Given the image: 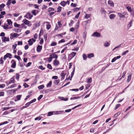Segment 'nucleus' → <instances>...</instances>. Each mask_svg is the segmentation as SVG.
Returning a JSON list of instances; mask_svg holds the SVG:
<instances>
[{"instance_id": "obj_1", "label": "nucleus", "mask_w": 134, "mask_h": 134, "mask_svg": "<svg viewBox=\"0 0 134 134\" xmlns=\"http://www.w3.org/2000/svg\"><path fill=\"white\" fill-rule=\"evenodd\" d=\"M23 22L26 25H27L28 26H30L32 25L31 23H30V22L29 21L26 19H25L23 20Z\"/></svg>"}, {"instance_id": "obj_2", "label": "nucleus", "mask_w": 134, "mask_h": 134, "mask_svg": "<svg viewBox=\"0 0 134 134\" xmlns=\"http://www.w3.org/2000/svg\"><path fill=\"white\" fill-rule=\"evenodd\" d=\"M19 36V35L17 33H11L10 34V38L11 40H12L14 38L16 37Z\"/></svg>"}, {"instance_id": "obj_3", "label": "nucleus", "mask_w": 134, "mask_h": 134, "mask_svg": "<svg viewBox=\"0 0 134 134\" xmlns=\"http://www.w3.org/2000/svg\"><path fill=\"white\" fill-rule=\"evenodd\" d=\"M76 52H72L68 56L69 59L71 60L76 55Z\"/></svg>"}, {"instance_id": "obj_4", "label": "nucleus", "mask_w": 134, "mask_h": 134, "mask_svg": "<svg viewBox=\"0 0 134 134\" xmlns=\"http://www.w3.org/2000/svg\"><path fill=\"white\" fill-rule=\"evenodd\" d=\"M36 40L33 38L30 39L28 41V44L29 46H31L33 44V42H35Z\"/></svg>"}, {"instance_id": "obj_5", "label": "nucleus", "mask_w": 134, "mask_h": 134, "mask_svg": "<svg viewBox=\"0 0 134 134\" xmlns=\"http://www.w3.org/2000/svg\"><path fill=\"white\" fill-rule=\"evenodd\" d=\"M1 39L3 42H5L7 41H10L9 38V37L4 36L1 37Z\"/></svg>"}, {"instance_id": "obj_6", "label": "nucleus", "mask_w": 134, "mask_h": 134, "mask_svg": "<svg viewBox=\"0 0 134 134\" xmlns=\"http://www.w3.org/2000/svg\"><path fill=\"white\" fill-rule=\"evenodd\" d=\"M33 16L31 15L29 13H27L24 16V17L29 19H31Z\"/></svg>"}, {"instance_id": "obj_7", "label": "nucleus", "mask_w": 134, "mask_h": 134, "mask_svg": "<svg viewBox=\"0 0 134 134\" xmlns=\"http://www.w3.org/2000/svg\"><path fill=\"white\" fill-rule=\"evenodd\" d=\"M92 36L97 37H99L100 36V33L96 32L94 33L92 35Z\"/></svg>"}, {"instance_id": "obj_8", "label": "nucleus", "mask_w": 134, "mask_h": 134, "mask_svg": "<svg viewBox=\"0 0 134 134\" xmlns=\"http://www.w3.org/2000/svg\"><path fill=\"white\" fill-rule=\"evenodd\" d=\"M127 14L126 13H118V15L119 16V17L120 18H125V15H126Z\"/></svg>"}, {"instance_id": "obj_9", "label": "nucleus", "mask_w": 134, "mask_h": 134, "mask_svg": "<svg viewBox=\"0 0 134 134\" xmlns=\"http://www.w3.org/2000/svg\"><path fill=\"white\" fill-rule=\"evenodd\" d=\"M11 62L13 63V64L11 66V67L13 68H15L16 65L15 62L14 60H12L11 61Z\"/></svg>"}, {"instance_id": "obj_10", "label": "nucleus", "mask_w": 134, "mask_h": 134, "mask_svg": "<svg viewBox=\"0 0 134 134\" xmlns=\"http://www.w3.org/2000/svg\"><path fill=\"white\" fill-rule=\"evenodd\" d=\"M42 46L40 45H38L37 47V51L38 52H40L42 49Z\"/></svg>"}, {"instance_id": "obj_11", "label": "nucleus", "mask_w": 134, "mask_h": 134, "mask_svg": "<svg viewBox=\"0 0 134 134\" xmlns=\"http://www.w3.org/2000/svg\"><path fill=\"white\" fill-rule=\"evenodd\" d=\"M3 28L5 29H10L12 28V27H10L8 25H7L6 24H5L3 26Z\"/></svg>"}, {"instance_id": "obj_12", "label": "nucleus", "mask_w": 134, "mask_h": 134, "mask_svg": "<svg viewBox=\"0 0 134 134\" xmlns=\"http://www.w3.org/2000/svg\"><path fill=\"white\" fill-rule=\"evenodd\" d=\"M108 4L111 7H113L114 6V4L112 1L109 0L108 1Z\"/></svg>"}, {"instance_id": "obj_13", "label": "nucleus", "mask_w": 134, "mask_h": 134, "mask_svg": "<svg viewBox=\"0 0 134 134\" xmlns=\"http://www.w3.org/2000/svg\"><path fill=\"white\" fill-rule=\"evenodd\" d=\"M50 56L51 57L52 59L53 58L56 59L58 58V56L56 54L54 53L51 54Z\"/></svg>"}, {"instance_id": "obj_14", "label": "nucleus", "mask_w": 134, "mask_h": 134, "mask_svg": "<svg viewBox=\"0 0 134 134\" xmlns=\"http://www.w3.org/2000/svg\"><path fill=\"white\" fill-rule=\"evenodd\" d=\"M53 64L55 66H57L59 64V62L57 60L55 59L53 61Z\"/></svg>"}, {"instance_id": "obj_15", "label": "nucleus", "mask_w": 134, "mask_h": 134, "mask_svg": "<svg viewBox=\"0 0 134 134\" xmlns=\"http://www.w3.org/2000/svg\"><path fill=\"white\" fill-rule=\"evenodd\" d=\"M7 21L8 22V24L9 26L10 27H11L12 24V21L10 19H8L7 20Z\"/></svg>"}, {"instance_id": "obj_16", "label": "nucleus", "mask_w": 134, "mask_h": 134, "mask_svg": "<svg viewBox=\"0 0 134 134\" xmlns=\"http://www.w3.org/2000/svg\"><path fill=\"white\" fill-rule=\"evenodd\" d=\"M58 98L59 99L62 100L67 101L68 99V98H64L63 97H59Z\"/></svg>"}, {"instance_id": "obj_17", "label": "nucleus", "mask_w": 134, "mask_h": 134, "mask_svg": "<svg viewBox=\"0 0 134 134\" xmlns=\"http://www.w3.org/2000/svg\"><path fill=\"white\" fill-rule=\"evenodd\" d=\"M58 111H53V112H50L48 113V114L47 115V116H49L51 115H52L53 114V113H57V114H58Z\"/></svg>"}, {"instance_id": "obj_18", "label": "nucleus", "mask_w": 134, "mask_h": 134, "mask_svg": "<svg viewBox=\"0 0 134 134\" xmlns=\"http://www.w3.org/2000/svg\"><path fill=\"white\" fill-rule=\"evenodd\" d=\"M116 15L114 14H112L110 15L109 16V18L111 19H113L115 17Z\"/></svg>"}, {"instance_id": "obj_19", "label": "nucleus", "mask_w": 134, "mask_h": 134, "mask_svg": "<svg viewBox=\"0 0 134 134\" xmlns=\"http://www.w3.org/2000/svg\"><path fill=\"white\" fill-rule=\"evenodd\" d=\"M133 21V20H131L129 23L127 25V27L128 28V29H129L132 26V24Z\"/></svg>"}, {"instance_id": "obj_20", "label": "nucleus", "mask_w": 134, "mask_h": 134, "mask_svg": "<svg viewBox=\"0 0 134 134\" xmlns=\"http://www.w3.org/2000/svg\"><path fill=\"white\" fill-rule=\"evenodd\" d=\"M66 74L63 72L61 73V75L62 77L61 79V80H62L64 79Z\"/></svg>"}, {"instance_id": "obj_21", "label": "nucleus", "mask_w": 134, "mask_h": 134, "mask_svg": "<svg viewBox=\"0 0 134 134\" xmlns=\"http://www.w3.org/2000/svg\"><path fill=\"white\" fill-rule=\"evenodd\" d=\"M101 13L102 14H106L107 12L103 8H101Z\"/></svg>"}, {"instance_id": "obj_22", "label": "nucleus", "mask_w": 134, "mask_h": 134, "mask_svg": "<svg viewBox=\"0 0 134 134\" xmlns=\"http://www.w3.org/2000/svg\"><path fill=\"white\" fill-rule=\"evenodd\" d=\"M92 82V79L91 78L89 77L87 79V83H90Z\"/></svg>"}, {"instance_id": "obj_23", "label": "nucleus", "mask_w": 134, "mask_h": 134, "mask_svg": "<svg viewBox=\"0 0 134 134\" xmlns=\"http://www.w3.org/2000/svg\"><path fill=\"white\" fill-rule=\"evenodd\" d=\"M131 74H129V76H128V78L127 79V82L128 83H129V82L130 81L131 78Z\"/></svg>"}, {"instance_id": "obj_24", "label": "nucleus", "mask_w": 134, "mask_h": 134, "mask_svg": "<svg viewBox=\"0 0 134 134\" xmlns=\"http://www.w3.org/2000/svg\"><path fill=\"white\" fill-rule=\"evenodd\" d=\"M66 4V3L64 1H63L60 3V4L62 6L64 7Z\"/></svg>"}, {"instance_id": "obj_25", "label": "nucleus", "mask_w": 134, "mask_h": 134, "mask_svg": "<svg viewBox=\"0 0 134 134\" xmlns=\"http://www.w3.org/2000/svg\"><path fill=\"white\" fill-rule=\"evenodd\" d=\"M110 45V43H109L108 42H105L104 44V46L106 47H108Z\"/></svg>"}, {"instance_id": "obj_26", "label": "nucleus", "mask_w": 134, "mask_h": 134, "mask_svg": "<svg viewBox=\"0 0 134 134\" xmlns=\"http://www.w3.org/2000/svg\"><path fill=\"white\" fill-rule=\"evenodd\" d=\"M88 57L89 58H91L94 56V54L93 53H91L88 54L87 55Z\"/></svg>"}, {"instance_id": "obj_27", "label": "nucleus", "mask_w": 134, "mask_h": 134, "mask_svg": "<svg viewBox=\"0 0 134 134\" xmlns=\"http://www.w3.org/2000/svg\"><path fill=\"white\" fill-rule=\"evenodd\" d=\"M5 6V4L3 3L0 5V11L2 10V9Z\"/></svg>"}, {"instance_id": "obj_28", "label": "nucleus", "mask_w": 134, "mask_h": 134, "mask_svg": "<svg viewBox=\"0 0 134 134\" xmlns=\"http://www.w3.org/2000/svg\"><path fill=\"white\" fill-rule=\"evenodd\" d=\"M52 84V81H50L49 82L47 85L46 86L47 87H49L51 86Z\"/></svg>"}, {"instance_id": "obj_29", "label": "nucleus", "mask_w": 134, "mask_h": 134, "mask_svg": "<svg viewBox=\"0 0 134 134\" xmlns=\"http://www.w3.org/2000/svg\"><path fill=\"white\" fill-rule=\"evenodd\" d=\"M54 10V8L49 7L48 9V12H50L52 11H53Z\"/></svg>"}, {"instance_id": "obj_30", "label": "nucleus", "mask_w": 134, "mask_h": 134, "mask_svg": "<svg viewBox=\"0 0 134 134\" xmlns=\"http://www.w3.org/2000/svg\"><path fill=\"white\" fill-rule=\"evenodd\" d=\"M5 55L7 57H9V58H12V55L10 54L9 53H7V54H6Z\"/></svg>"}, {"instance_id": "obj_31", "label": "nucleus", "mask_w": 134, "mask_h": 134, "mask_svg": "<svg viewBox=\"0 0 134 134\" xmlns=\"http://www.w3.org/2000/svg\"><path fill=\"white\" fill-rule=\"evenodd\" d=\"M12 108V107H4L2 108L3 110L4 111L6 110H8L9 109H10L11 108Z\"/></svg>"}, {"instance_id": "obj_32", "label": "nucleus", "mask_w": 134, "mask_h": 134, "mask_svg": "<svg viewBox=\"0 0 134 134\" xmlns=\"http://www.w3.org/2000/svg\"><path fill=\"white\" fill-rule=\"evenodd\" d=\"M126 8L130 12H132L131 8L130 6H128Z\"/></svg>"}, {"instance_id": "obj_33", "label": "nucleus", "mask_w": 134, "mask_h": 134, "mask_svg": "<svg viewBox=\"0 0 134 134\" xmlns=\"http://www.w3.org/2000/svg\"><path fill=\"white\" fill-rule=\"evenodd\" d=\"M91 15V14H86L85 16V18L86 19H88L90 17Z\"/></svg>"}, {"instance_id": "obj_34", "label": "nucleus", "mask_w": 134, "mask_h": 134, "mask_svg": "<svg viewBox=\"0 0 134 134\" xmlns=\"http://www.w3.org/2000/svg\"><path fill=\"white\" fill-rule=\"evenodd\" d=\"M74 71H75V68H74L73 70L72 71V72L71 73V78L70 79V80H71V78H72V77L73 76V75L74 74Z\"/></svg>"}, {"instance_id": "obj_35", "label": "nucleus", "mask_w": 134, "mask_h": 134, "mask_svg": "<svg viewBox=\"0 0 134 134\" xmlns=\"http://www.w3.org/2000/svg\"><path fill=\"white\" fill-rule=\"evenodd\" d=\"M47 67L48 69H52V67L51 65L50 64H47Z\"/></svg>"}, {"instance_id": "obj_36", "label": "nucleus", "mask_w": 134, "mask_h": 134, "mask_svg": "<svg viewBox=\"0 0 134 134\" xmlns=\"http://www.w3.org/2000/svg\"><path fill=\"white\" fill-rule=\"evenodd\" d=\"M17 46V44L16 43L15 44H14L12 46V48L13 49H15Z\"/></svg>"}, {"instance_id": "obj_37", "label": "nucleus", "mask_w": 134, "mask_h": 134, "mask_svg": "<svg viewBox=\"0 0 134 134\" xmlns=\"http://www.w3.org/2000/svg\"><path fill=\"white\" fill-rule=\"evenodd\" d=\"M44 85H40L38 87V88L39 89H43L44 87Z\"/></svg>"}, {"instance_id": "obj_38", "label": "nucleus", "mask_w": 134, "mask_h": 134, "mask_svg": "<svg viewBox=\"0 0 134 134\" xmlns=\"http://www.w3.org/2000/svg\"><path fill=\"white\" fill-rule=\"evenodd\" d=\"M12 0H8L7 2V3L6 5L7 6H9L11 4Z\"/></svg>"}, {"instance_id": "obj_39", "label": "nucleus", "mask_w": 134, "mask_h": 134, "mask_svg": "<svg viewBox=\"0 0 134 134\" xmlns=\"http://www.w3.org/2000/svg\"><path fill=\"white\" fill-rule=\"evenodd\" d=\"M83 60H86L87 59V56L85 54H84L83 55Z\"/></svg>"}, {"instance_id": "obj_40", "label": "nucleus", "mask_w": 134, "mask_h": 134, "mask_svg": "<svg viewBox=\"0 0 134 134\" xmlns=\"http://www.w3.org/2000/svg\"><path fill=\"white\" fill-rule=\"evenodd\" d=\"M80 98V97L78 96V97H71L70 98V100H72V99H77L78 98Z\"/></svg>"}, {"instance_id": "obj_41", "label": "nucleus", "mask_w": 134, "mask_h": 134, "mask_svg": "<svg viewBox=\"0 0 134 134\" xmlns=\"http://www.w3.org/2000/svg\"><path fill=\"white\" fill-rule=\"evenodd\" d=\"M8 123L7 121H5L3 122H2L0 123V126L4 125V124H8Z\"/></svg>"}, {"instance_id": "obj_42", "label": "nucleus", "mask_w": 134, "mask_h": 134, "mask_svg": "<svg viewBox=\"0 0 134 134\" xmlns=\"http://www.w3.org/2000/svg\"><path fill=\"white\" fill-rule=\"evenodd\" d=\"M47 60L49 62H51L52 61V58L51 57L47 58Z\"/></svg>"}, {"instance_id": "obj_43", "label": "nucleus", "mask_w": 134, "mask_h": 134, "mask_svg": "<svg viewBox=\"0 0 134 134\" xmlns=\"http://www.w3.org/2000/svg\"><path fill=\"white\" fill-rule=\"evenodd\" d=\"M120 106H121V104H116V107H115V109L116 110Z\"/></svg>"}, {"instance_id": "obj_44", "label": "nucleus", "mask_w": 134, "mask_h": 134, "mask_svg": "<svg viewBox=\"0 0 134 134\" xmlns=\"http://www.w3.org/2000/svg\"><path fill=\"white\" fill-rule=\"evenodd\" d=\"M22 96L21 95H18L16 96V98L18 100H20V98Z\"/></svg>"}, {"instance_id": "obj_45", "label": "nucleus", "mask_w": 134, "mask_h": 134, "mask_svg": "<svg viewBox=\"0 0 134 134\" xmlns=\"http://www.w3.org/2000/svg\"><path fill=\"white\" fill-rule=\"evenodd\" d=\"M57 44V43L56 42H52L51 44V46H54Z\"/></svg>"}, {"instance_id": "obj_46", "label": "nucleus", "mask_w": 134, "mask_h": 134, "mask_svg": "<svg viewBox=\"0 0 134 134\" xmlns=\"http://www.w3.org/2000/svg\"><path fill=\"white\" fill-rule=\"evenodd\" d=\"M14 57L18 59V60H19L21 59V58L19 56L15 55L14 56Z\"/></svg>"}, {"instance_id": "obj_47", "label": "nucleus", "mask_w": 134, "mask_h": 134, "mask_svg": "<svg viewBox=\"0 0 134 134\" xmlns=\"http://www.w3.org/2000/svg\"><path fill=\"white\" fill-rule=\"evenodd\" d=\"M10 112H9L8 111H5L4 112L2 115H5L8 114Z\"/></svg>"}, {"instance_id": "obj_48", "label": "nucleus", "mask_w": 134, "mask_h": 134, "mask_svg": "<svg viewBox=\"0 0 134 134\" xmlns=\"http://www.w3.org/2000/svg\"><path fill=\"white\" fill-rule=\"evenodd\" d=\"M62 9V7H58L57 9V12H61Z\"/></svg>"}, {"instance_id": "obj_49", "label": "nucleus", "mask_w": 134, "mask_h": 134, "mask_svg": "<svg viewBox=\"0 0 134 134\" xmlns=\"http://www.w3.org/2000/svg\"><path fill=\"white\" fill-rule=\"evenodd\" d=\"M10 81L12 83H14L15 82V81L14 78V77H12L10 79Z\"/></svg>"}, {"instance_id": "obj_50", "label": "nucleus", "mask_w": 134, "mask_h": 134, "mask_svg": "<svg viewBox=\"0 0 134 134\" xmlns=\"http://www.w3.org/2000/svg\"><path fill=\"white\" fill-rule=\"evenodd\" d=\"M42 118L39 116L35 118V120H40Z\"/></svg>"}, {"instance_id": "obj_51", "label": "nucleus", "mask_w": 134, "mask_h": 134, "mask_svg": "<svg viewBox=\"0 0 134 134\" xmlns=\"http://www.w3.org/2000/svg\"><path fill=\"white\" fill-rule=\"evenodd\" d=\"M77 42V40H75L71 44V45H73L76 44Z\"/></svg>"}, {"instance_id": "obj_52", "label": "nucleus", "mask_w": 134, "mask_h": 134, "mask_svg": "<svg viewBox=\"0 0 134 134\" xmlns=\"http://www.w3.org/2000/svg\"><path fill=\"white\" fill-rule=\"evenodd\" d=\"M17 84H14L11 85L10 87V88H13L17 86Z\"/></svg>"}, {"instance_id": "obj_53", "label": "nucleus", "mask_w": 134, "mask_h": 134, "mask_svg": "<svg viewBox=\"0 0 134 134\" xmlns=\"http://www.w3.org/2000/svg\"><path fill=\"white\" fill-rule=\"evenodd\" d=\"M43 34V31L42 29L40 31L39 34V37L42 35Z\"/></svg>"}, {"instance_id": "obj_54", "label": "nucleus", "mask_w": 134, "mask_h": 134, "mask_svg": "<svg viewBox=\"0 0 134 134\" xmlns=\"http://www.w3.org/2000/svg\"><path fill=\"white\" fill-rule=\"evenodd\" d=\"M14 25L15 27H19L20 26V25L16 23H14Z\"/></svg>"}, {"instance_id": "obj_55", "label": "nucleus", "mask_w": 134, "mask_h": 134, "mask_svg": "<svg viewBox=\"0 0 134 134\" xmlns=\"http://www.w3.org/2000/svg\"><path fill=\"white\" fill-rule=\"evenodd\" d=\"M5 35V34L4 32H2L0 34V36L2 37H4Z\"/></svg>"}, {"instance_id": "obj_56", "label": "nucleus", "mask_w": 134, "mask_h": 134, "mask_svg": "<svg viewBox=\"0 0 134 134\" xmlns=\"http://www.w3.org/2000/svg\"><path fill=\"white\" fill-rule=\"evenodd\" d=\"M60 82V80H55L54 83L56 84H58Z\"/></svg>"}, {"instance_id": "obj_57", "label": "nucleus", "mask_w": 134, "mask_h": 134, "mask_svg": "<svg viewBox=\"0 0 134 134\" xmlns=\"http://www.w3.org/2000/svg\"><path fill=\"white\" fill-rule=\"evenodd\" d=\"M22 52L20 50H18V54L19 55H20L22 54Z\"/></svg>"}, {"instance_id": "obj_58", "label": "nucleus", "mask_w": 134, "mask_h": 134, "mask_svg": "<svg viewBox=\"0 0 134 134\" xmlns=\"http://www.w3.org/2000/svg\"><path fill=\"white\" fill-rule=\"evenodd\" d=\"M121 44H120L119 45V46H117L116 47H115L113 49V51H114V50L115 49H118V48H119L120 47H121Z\"/></svg>"}, {"instance_id": "obj_59", "label": "nucleus", "mask_w": 134, "mask_h": 134, "mask_svg": "<svg viewBox=\"0 0 134 134\" xmlns=\"http://www.w3.org/2000/svg\"><path fill=\"white\" fill-rule=\"evenodd\" d=\"M36 10H34L31 12V13L33 15H36Z\"/></svg>"}, {"instance_id": "obj_60", "label": "nucleus", "mask_w": 134, "mask_h": 134, "mask_svg": "<svg viewBox=\"0 0 134 134\" xmlns=\"http://www.w3.org/2000/svg\"><path fill=\"white\" fill-rule=\"evenodd\" d=\"M31 104V103H30V102L27 103H26L25 105V107H29V105Z\"/></svg>"}, {"instance_id": "obj_61", "label": "nucleus", "mask_w": 134, "mask_h": 134, "mask_svg": "<svg viewBox=\"0 0 134 134\" xmlns=\"http://www.w3.org/2000/svg\"><path fill=\"white\" fill-rule=\"evenodd\" d=\"M16 79L17 80H18L19 79V74H18V73H16Z\"/></svg>"}, {"instance_id": "obj_62", "label": "nucleus", "mask_w": 134, "mask_h": 134, "mask_svg": "<svg viewBox=\"0 0 134 134\" xmlns=\"http://www.w3.org/2000/svg\"><path fill=\"white\" fill-rule=\"evenodd\" d=\"M21 25L22 26V27L24 28L25 29L27 28V26H25L24 24H22Z\"/></svg>"}, {"instance_id": "obj_63", "label": "nucleus", "mask_w": 134, "mask_h": 134, "mask_svg": "<svg viewBox=\"0 0 134 134\" xmlns=\"http://www.w3.org/2000/svg\"><path fill=\"white\" fill-rule=\"evenodd\" d=\"M71 7H75L76 6V4L73 3H72L71 4Z\"/></svg>"}, {"instance_id": "obj_64", "label": "nucleus", "mask_w": 134, "mask_h": 134, "mask_svg": "<svg viewBox=\"0 0 134 134\" xmlns=\"http://www.w3.org/2000/svg\"><path fill=\"white\" fill-rule=\"evenodd\" d=\"M43 97V95L41 94L40 95V96L38 97L37 99L38 100H40V99L42 98Z\"/></svg>"}]
</instances>
